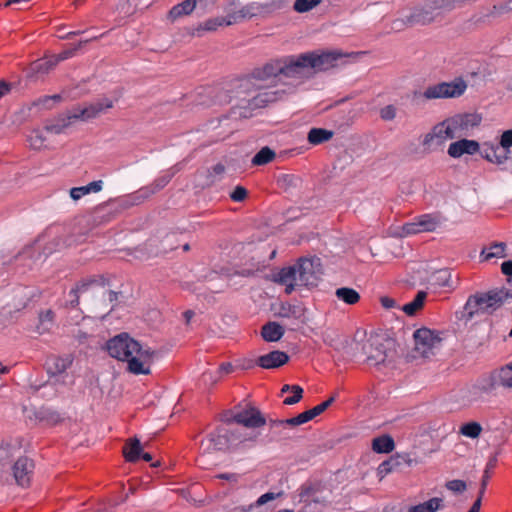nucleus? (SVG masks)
<instances>
[{
	"label": "nucleus",
	"instance_id": "obj_1",
	"mask_svg": "<svg viewBox=\"0 0 512 512\" xmlns=\"http://www.w3.org/2000/svg\"><path fill=\"white\" fill-rule=\"evenodd\" d=\"M308 63L306 54H301L275 59L254 69L251 77L240 84L249 97L240 98L231 109L232 116L250 118L254 110L283 99L308 75Z\"/></svg>",
	"mask_w": 512,
	"mask_h": 512
},
{
	"label": "nucleus",
	"instance_id": "obj_2",
	"mask_svg": "<svg viewBox=\"0 0 512 512\" xmlns=\"http://www.w3.org/2000/svg\"><path fill=\"white\" fill-rule=\"evenodd\" d=\"M323 274L321 259L300 258L294 265L284 267L272 275V281L285 286V293L291 294L297 287H315Z\"/></svg>",
	"mask_w": 512,
	"mask_h": 512
},
{
	"label": "nucleus",
	"instance_id": "obj_3",
	"mask_svg": "<svg viewBox=\"0 0 512 512\" xmlns=\"http://www.w3.org/2000/svg\"><path fill=\"white\" fill-rule=\"evenodd\" d=\"M112 107L113 101L107 98L90 103L84 107H74L66 114L60 115L53 122L47 123L44 126V130L52 134H61L72 123L94 119Z\"/></svg>",
	"mask_w": 512,
	"mask_h": 512
},
{
	"label": "nucleus",
	"instance_id": "obj_4",
	"mask_svg": "<svg viewBox=\"0 0 512 512\" xmlns=\"http://www.w3.org/2000/svg\"><path fill=\"white\" fill-rule=\"evenodd\" d=\"M510 298H512V290L507 288L494 289L486 293L469 296L464 306L467 320H472L479 314H492Z\"/></svg>",
	"mask_w": 512,
	"mask_h": 512
},
{
	"label": "nucleus",
	"instance_id": "obj_5",
	"mask_svg": "<svg viewBox=\"0 0 512 512\" xmlns=\"http://www.w3.org/2000/svg\"><path fill=\"white\" fill-rule=\"evenodd\" d=\"M157 356L156 350L130 337V375H151Z\"/></svg>",
	"mask_w": 512,
	"mask_h": 512
},
{
	"label": "nucleus",
	"instance_id": "obj_6",
	"mask_svg": "<svg viewBox=\"0 0 512 512\" xmlns=\"http://www.w3.org/2000/svg\"><path fill=\"white\" fill-rule=\"evenodd\" d=\"M393 346L391 339L378 334L371 335L363 346L367 363L374 366L385 363L393 354Z\"/></svg>",
	"mask_w": 512,
	"mask_h": 512
},
{
	"label": "nucleus",
	"instance_id": "obj_7",
	"mask_svg": "<svg viewBox=\"0 0 512 512\" xmlns=\"http://www.w3.org/2000/svg\"><path fill=\"white\" fill-rule=\"evenodd\" d=\"M499 387H512V362L494 370L490 375L483 377L478 383V389L483 393H491Z\"/></svg>",
	"mask_w": 512,
	"mask_h": 512
},
{
	"label": "nucleus",
	"instance_id": "obj_8",
	"mask_svg": "<svg viewBox=\"0 0 512 512\" xmlns=\"http://www.w3.org/2000/svg\"><path fill=\"white\" fill-rule=\"evenodd\" d=\"M415 351L422 357L429 358L441 346L442 338L438 333L428 329H417L414 334Z\"/></svg>",
	"mask_w": 512,
	"mask_h": 512
},
{
	"label": "nucleus",
	"instance_id": "obj_9",
	"mask_svg": "<svg viewBox=\"0 0 512 512\" xmlns=\"http://www.w3.org/2000/svg\"><path fill=\"white\" fill-rule=\"evenodd\" d=\"M34 469V461L20 452L9 469L8 478L12 477L18 486L27 488L31 484Z\"/></svg>",
	"mask_w": 512,
	"mask_h": 512
},
{
	"label": "nucleus",
	"instance_id": "obj_10",
	"mask_svg": "<svg viewBox=\"0 0 512 512\" xmlns=\"http://www.w3.org/2000/svg\"><path fill=\"white\" fill-rule=\"evenodd\" d=\"M467 84L463 79L452 82H442L425 89L423 95L426 99L456 98L464 94Z\"/></svg>",
	"mask_w": 512,
	"mask_h": 512
},
{
	"label": "nucleus",
	"instance_id": "obj_11",
	"mask_svg": "<svg viewBox=\"0 0 512 512\" xmlns=\"http://www.w3.org/2000/svg\"><path fill=\"white\" fill-rule=\"evenodd\" d=\"M444 219L439 214H423L416 217L412 222L403 226L405 235H413L422 232H433L444 223Z\"/></svg>",
	"mask_w": 512,
	"mask_h": 512
},
{
	"label": "nucleus",
	"instance_id": "obj_12",
	"mask_svg": "<svg viewBox=\"0 0 512 512\" xmlns=\"http://www.w3.org/2000/svg\"><path fill=\"white\" fill-rule=\"evenodd\" d=\"M481 116L476 113H467L456 115L453 118L444 121L454 134V138H460L468 135L471 130L481 123Z\"/></svg>",
	"mask_w": 512,
	"mask_h": 512
},
{
	"label": "nucleus",
	"instance_id": "obj_13",
	"mask_svg": "<svg viewBox=\"0 0 512 512\" xmlns=\"http://www.w3.org/2000/svg\"><path fill=\"white\" fill-rule=\"evenodd\" d=\"M454 139V134L447 127L445 122L435 125L431 132L427 133L422 141V145L426 152H432L443 146L446 140Z\"/></svg>",
	"mask_w": 512,
	"mask_h": 512
},
{
	"label": "nucleus",
	"instance_id": "obj_14",
	"mask_svg": "<svg viewBox=\"0 0 512 512\" xmlns=\"http://www.w3.org/2000/svg\"><path fill=\"white\" fill-rule=\"evenodd\" d=\"M20 452L21 445L19 443H0V480L8 481L9 469Z\"/></svg>",
	"mask_w": 512,
	"mask_h": 512
},
{
	"label": "nucleus",
	"instance_id": "obj_15",
	"mask_svg": "<svg viewBox=\"0 0 512 512\" xmlns=\"http://www.w3.org/2000/svg\"><path fill=\"white\" fill-rule=\"evenodd\" d=\"M105 350L112 358L128 362V332L110 338L105 344Z\"/></svg>",
	"mask_w": 512,
	"mask_h": 512
},
{
	"label": "nucleus",
	"instance_id": "obj_16",
	"mask_svg": "<svg viewBox=\"0 0 512 512\" xmlns=\"http://www.w3.org/2000/svg\"><path fill=\"white\" fill-rule=\"evenodd\" d=\"M309 60V68L318 71L327 70L336 65V62L344 56L340 51H327L321 54L305 53Z\"/></svg>",
	"mask_w": 512,
	"mask_h": 512
},
{
	"label": "nucleus",
	"instance_id": "obj_17",
	"mask_svg": "<svg viewBox=\"0 0 512 512\" xmlns=\"http://www.w3.org/2000/svg\"><path fill=\"white\" fill-rule=\"evenodd\" d=\"M232 420L247 428H258L266 423V420L259 409L251 406L236 412L233 415Z\"/></svg>",
	"mask_w": 512,
	"mask_h": 512
},
{
	"label": "nucleus",
	"instance_id": "obj_18",
	"mask_svg": "<svg viewBox=\"0 0 512 512\" xmlns=\"http://www.w3.org/2000/svg\"><path fill=\"white\" fill-rule=\"evenodd\" d=\"M250 19L254 17H265L285 6V0H270L264 3L251 2L247 4Z\"/></svg>",
	"mask_w": 512,
	"mask_h": 512
},
{
	"label": "nucleus",
	"instance_id": "obj_19",
	"mask_svg": "<svg viewBox=\"0 0 512 512\" xmlns=\"http://www.w3.org/2000/svg\"><path fill=\"white\" fill-rule=\"evenodd\" d=\"M480 149V145L475 140L460 139L449 145L448 155L452 158H459L464 154L473 155Z\"/></svg>",
	"mask_w": 512,
	"mask_h": 512
},
{
	"label": "nucleus",
	"instance_id": "obj_20",
	"mask_svg": "<svg viewBox=\"0 0 512 512\" xmlns=\"http://www.w3.org/2000/svg\"><path fill=\"white\" fill-rule=\"evenodd\" d=\"M289 360L287 353L279 350L271 351L258 357L256 363L264 369H274L286 364Z\"/></svg>",
	"mask_w": 512,
	"mask_h": 512
},
{
	"label": "nucleus",
	"instance_id": "obj_21",
	"mask_svg": "<svg viewBox=\"0 0 512 512\" xmlns=\"http://www.w3.org/2000/svg\"><path fill=\"white\" fill-rule=\"evenodd\" d=\"M478 152L487 161L498 165L504 164L509 159L507 152L502 150L499 145L488 142L484 143Z\"/></svg>",
	"mask_w": 512,
	"mask_h": 512
},
{
	"label": "nucleus",
	"instance_id": "obj_22",
	"mask_svg": "<svg viewBox=\"0 0 512 512\" xmlns=\"http://www.w3.org/2000/svg\"><path fill=\"white\" fill-rule=\"evenodd\" d=\"M149 446V442H141L140 439L136 436L130 437L129 444V459L131 462H137L139 460H143L145 462H150L153 458L149 452H146L145 449Z\"/></svg>",
	"mask_w": 512,
	"mask_h": 512
},
{
	"label": "nucleus",
	"instance_id": "obj_23",
	"mask_svg": "<svg viewBox=\"0 0 512 512\" xmlns=\"http://www.w3.org/2000/svg\"><path fill=\"white\" fill-rule=\"evenodd\" d=\"M322 491L312 485H303L300 490V501L305 502L307 505L328 503V497L320 495Z\"/></svg>",
	"mask_w": 512,
	"mask_h": 512
},
{
	"label": "nucleus",
	"instance_id": "obj_24",
	"mask_svg": "<svg viewBox=\"0 0 512 512\" xmlns=\"http://www.w3.org/2000/svg\"><path fill=\"white\" fill-rule=\"evenodd\" d=\"M431 285L447 287L451 290L457 287L458 281L452 280V272L449 269H440L431 274L429 278Z\"/></svg>",
	"mask_w": 512,
	"mask_h": 512
},
{
	"label": "nucleus",
	"instance_id": "obj_25",
	"mask_svg": "<svg viewBox=\"0 0 512 512\" xmlns=\"http://www.w3.org/2000/svg\"><path fill=\"white\" fill-rule=\"evenodd\" d=\"M102 189H103V181L97 180V181L90 182L89 184H87L85 186L73 187L70 189L69 194H70V197L74 201H78L85 195H88L90 193H98Z\"/></svg>",
	"mask_w": 512,
	"mask_h": 512
},
{
	"label": "nucleus",
	"instance_id": "obj_26",
	"mask_svg": "<svg viewBox=\"0 0 512 512\" xmlns=\"http://www.w3.org/2000/svg\"><path fill=\"white\" fill-rule=\"evenodd\" d=\"M195 7L196 0H184L170 9L168 19L173 22L182 16L190 15Z\"/></svg>",
	"mask_w": 512,
	"mask_h": 512
},
{
	"label": "nucleus",
	"instance_id": "obj_27",
	"mask_svg": "<svg viewBox=\"0 0 512 512\" xmlns=\"http://www.w3.org/2000/svg\"><path fill=\"white\" fill-rule=\"evenodd\" d=\"M285 333L283 326L277 322H268L262 327L261 335L268 342L279 341Z\"/></svg>",
	"mask_w": 512,
	"mask_h": 512
},
{
	"label": "nucleus",
	"instance_id": "obj_28",
	"mask_svg": "<svg viewBox=\"0 0 512 512\" xmlns=\"http://www.w3.org/2000/svg\"><path fill=\"white\" fill-rule=\"evenodd\" d=\"M334 133L331 130L324 128H312L308 132V142L312 145H319L329 141L333 137Z\"/></svg>",
	"mask_w": 512,
	"mask_h": 512
},
{
	"label": "nucleus",
	"instance_id": "obj_29",
	"mask_svg": "<svg viewBox=\"0 0 512 512\" xmlns=\"http://www.w3.org/2000/svg\"><path fill=\"white\" fill-rule=\"evenodd\" d=\"M335 296L338 300L348 305H354L359 302L360 294L353 288L341 287L335 291Z\"/></svg>",
	"mask_w": 512,
	"mask_h": 512
},
{
	"label": "nucleus",
	"instance_id": "obj_30",
	"mask_svg": "<svg viewBox=\"0 0 512 512\" xmlns=\"http://www.w3.org/2000/svg\"><path fill=\"white\" fill-rule=\"evenodd\" d=\"M395 447L394 440L389 435L376 437L372 441V449L377 453H390Z\"/></svg>",
	"mask_w": 512,
	"mask_h": 512
},
{
	"label": "nucleus",
	"instance_id": "obj_31",
	"mask_svg": "<svg viewBox=\"0 0 512 512\" xmlns=\"http://www.w3.org/2000/svg\"><path fill=\"white\" fill-rule=\"evenodd\" d=\"M443 500L438 497L429 499L424 503L410 507L407 512H435L442 508Z\"/></svg>",
	"mask_w": 512,
	"mask_h": 512
},
{
	"label": "nucleus",
	"instance_id": "obj_32",
	"mask_svg": "<svg viewBox=\"0 0 512 512\" xmlns=\"http://www.w3.org/2000/svg\"><path fill=\"white\" fill-rule=\"evenodd\" d=\"M506 244L504 242H494L488 248H484L481 251V256H484L485 260L491 258H504L506 257Z\"/></svg>",
	"mask_w": 512,
	"mask_h": 512
},
{
	"label": "nucleus",
	"instance_id": "obj_33",
	"mask_svg": "<svg viewBox=\"0 0 512 512\" xmlns=\"http://www.w3.org/2000/svg\"><path fill=\"white\" fill-rule=\"evenodd\" d=\"M71 364L68 358L51 357L46 362L49 373H63Z\"/></svg>",
	"mask_w": 512,
	"mask_h": 512
},
{
	"label": "nucleus",
	"instance_id": "obj_34",
	"mask_svg": "<svg viewBox=\"0 0 512 512\" xmlns=\"http://www.w3.org/2000/svg\"><path fill=\"white\" fill-rule=\"evenodd\" d=\"M427 297V293L424 292V291H419L415 298L405 304L401 309L407 314V315H414L419 309L422 308L423 304H424V301Z\"/></svg>",
	"mask_w": 512,
	"mask_h": 512
},
{
	"label": "nucleus",
	"instance_id": "obj_35",
	"mask_svg": "<svg viewBox=\"0 0 512 512\" xmlns=\"http://www.w3.org/2000/svg\"><path fill=\"white\" fill-rule=\"evenodd\" d=\"M275 158V152L265 146L261 148L255 156L252 158V164L256 166H261L270 163Z\"/></svg>",
	"mask_w": 512,
	"mask_h": 512
},
{
	"label": "nucleus",
	"instance_id": "obj_36",
	"mask_svg": "<svg viewBox=\"0 0 512 512\" xmlns=\"http://www.w3.org/2000/svg\"><path fill=\"white\" fill-rule=\"evenodd\" d=\"M54 312L52 310H46L41 312L39 315V325L37 327L39 333L49 331L53 325Z\"/></svg>",
	"mask_w": 512,
	"mask_h": 512
},
{
	"label": "nucleus",
	"instance_id": "obj_37",
	"mask_svg": "<svg viewBox=\"0 0 512 512\" xmlns=\"http://www.w3.org/2000/svg\"><path fill=\"white\" fill-rule=\"evenodd\" d=\"M59 63V59H55V57H51L48 59L37 60L33 64V70L38 73H48Z\"/></svg>",
	"mask_w": 512,
	"mask_h": 512
},
{
	"label": "nucleus",
	"instance_id": "obj_38",
	"mask_svg": "<svg viewBox=\"0 0 512 512\" xmlns=\"http://www.w3.org/2000/svg\"><path fill=\"white\" fill-rule=\"evenodd\" d=\"M481 431L482 427L477 422H469L464 424L460 429L462 435L472 439L477 438L481 434Z\"/></svg>",
	"mask_w": 512,
	"mask_h": 512
},
{
	"label": "nucleus",
	"instance_id": "obj_39",
	"mask_svg": "<svg viewBox=\"0 0 512 512\" xmlns=\"http://www.w3.org/2000/svg\"><path fill=\"white\" fill-rule=\"evenodd\" d=\"M322 0H295L293 9L298 13H305L316 6H318Z\"/></svg>",
	"mask_w": 512,
	"mask_h": 512
},
{
	"label": "nucleus",
	"instance_id": "obj_40",
	"mask_svg": "<svg viewBox=\"0 0 512 512\" xmlns=\"http://www.w3.org/2000/svg\"><path fill=\"white\" fill-rule=\"evenodd\" d=\"M226 26L225 18L222 16L210 18L200 24L198 30L215 31L218 27Z\"/></svg>",
	"mask_w": 512,
	"mask_h": 512
},
{
	"label": "nucleus",
	"instance_id": "obj_41",
	"mask_svg": "<svg viewBox=\"0 0 512 512\" xmlns=\"http://www.w3.org/2000/svg\"><path fill=\"white\" fill-rule=\"evenodd\" d=\"M155 192V189L152 188H141L133 194H130V205H138L144 199L148 198L151 194Z\"/></svg>",
	"mask_w": 512,
	"mask_h": 512
},
{
	"label": "nucleus",
	"instance_id": "obj_42",
	"mask_svg": "<svg viewBox=\"0 0 512 512\" xmlns=\"http://www.w3.org/2000/svg\"><path fill=\"white\" fill-rule=\"evenodd\" d=\"M90 284L88 282H81L75 288L71 289L69 292V303L71 307H76L79 304V293L84 292L88 289Z\"/></svg>",
	"mask_w": 512,
	"mask_h": 512
},
{
	"label": "nucleus",
	"instance_id": "obj_43",
	"mask_svg": "<svg viewBox=\"0 0 512 512\" xmlns=\"http://www.w3.org/2000/svg\"><path fill=\"white\" fill-rule=\"evenodd\" d=\"M208 440L210 442V446H212L213 449L221 450L225 448L227 442L230 439L228 435L210 434Z\"/></svg>",
	"mask_w": 512,
	"mask_h": 512
},
{
	"label": "nucleus",
	"instance_id": "obj_44",
	"mask_svg": "<svg viewBox=\"0 0 512 512\" xmlns=\"http://www.w3.org/2000/svg\"><path fill=\"white\" fill-rule=\"evenodd\" d=\"M400 456L392 457L387 461L382 462L378 467L379 474H388L392 472L397 466L400 465Z\"/></svg>",
	"mask_w": 512,
	"mask_h": 512
},
{
	"label": "nucleus",
	"instance_id": "obj_45",
	"mask_svg": "<svg viewBox=\"0 0 512 512\" xmlns=\"http://www.w3.org/2000/svg\"><path fill=\"white\" fill-rule=\"evenodd\" d=\"M296 421V417L285 419V420H270L269 427L273 434L277 432V430L281 427L289 426H298V422Z\"/></svg>",
	"mask_w": 512,
	"mask_h": 512
},
{
	"label": "nucleus",
	"instance_id": "obj_46",
	"mask_svg": "<svg viewBox=\"0 0 512 512\" xmlns=\"http://www.w3.org/2000/svg\"><path fill=\"white\" fill-rule=\"evenodd\" d=\"M28 141L33 149H41L44 147L46 139L42 135L41 131L35 130L29 136Z\"/></svg>",
	"mask_w": 512,
	"mask_h": 512
},
{
	"label": "nucleus",
	"instance_id": "obj_47",
	"mask_svg": "<svg viewBox=\"0 0 512 512\" xmlns=\"http://www.w3.org/2000/svg\"><path fill=\"white\" fill-rule=\"evenodd\" d=\"M499 146L502 150L507 152V156L510 154V148L512 147V129L506 130L500 137Z\"/></svg>",
	"mask_w": 512,
	"mask_h": 512
},
{
	"label": "nucleus",
	"instance_id": "obj_48",
	"mask_svg": "<svg viewBox=\"0 0 512 512\" xmlns=\"http://www.w3.org/2000/svg\"><path fill=\"white\" fill-rule=\"evenodd\" d=\"M299 182V178L292 174H282L278 177V183L281 187H295Z\"/></svg>",
	"mask_w": 512,
	"mask_h": 512
},
{
	"label": "nucleus",
	"instance_id": "obj_49",
	"mask_svg": "<svg viewBox=\"0 0 512 512\" xmlns=\"http://www.w3.org/2000/svg\"><path fill=\"white\" fill-rule=\"evenodd\" d=\"M445 486L448 490L457 494L463 493L467 488L465 481L459 479L448 481Z\"/></svg>",
	"mask_w": 512,
	"mask_h": 512
},
{
	"label": "nucleus",
	"instance_id": "obj_50",
	"mask_svg": "<svg viewBox=\"0 0 512 512\" xmlns=\"http://www.w3.org/2000/svg\"><path fill=\"white\" fill-rule=\"evenodd\" d=\"M292 393L293 395L291 397H287L283 401L285 405H294L298 403L302 399L303 389L299 385H294V387H292Z\"/></svg>",
	"mask_w": 512,
	"mask_h": 512
},
{
	"label": "nucleus",
	"instance_id": "obj_51",
	"mask_svg": "<svg viewBox=\"0 0 512 512\" xmlns=\"http://www.w3.org/2000/svg\"><path fill=\"white\" fill-rule=\"evenodd\" d=\"M334 400V397H330L328 400L316 405L312 409H309L312 418L314 419L316 416L322 414L334 402Z\"/></svg>",
	"mask_w": 512,
	"mask_h": 512
},
{
	"label": "nucleus",
	"instance_id": "obj_52",
	"mask_svg": "<svg viewBox=\"0 0 512 512\" xmlns=\"http://www.w3.org/2000/svg\"><path fill=\"white\" fill-rule=\"evenodd\" d=\"M282 494H283V492H281V491L264 493L256 500L255 505L262 506L270 501H273V500L279 498L280 496H282Z\"/></svg>",
	"mask_w": 512,
	"mask_h": 512
},
{
	"label": "nucleus",
	"instance_id": "obj_53",
	"mask_svg": "<svg viewBox=\"0 0 512 512\" xmlns=\"http://www.w3.org/2000/svg\"><path fill=\"white\" fill-rule=\"evenodd\" d=\"M380 117L385 121H391L396 117V107L394 105H387L380 110Z\"/></svg>",
	"mask_w": 512,
	"mask_h": 512
},
{
	"label": "nucleus",
	"instance_id": "obj_54",
	"mask_svg": "<svg viewBox=\"0 0 512 512\" xmlns=\"http://www.w3.org/2000/svg\"><path fill=\"white\" fill-rule=\"evenodd\" d=\"M247 197V190L243 186H236L230 193V198L234 202H242Z\"/></svg>",
	"mask_w": 512,
	"mask_h": 512
},
{
	"label": "nucleus",
	"instance_id": "obj_55",
	"mask_svg": "<svg viewBox=\"0 0 512 512\" xmlns=\"http://www.w3.org/2000/svg\"><path fill=\"white\" fill-rule=\"evenodd\" d=\"M224 18H225L226 26H230L233 24L243 22V19L240 17L239 10H236V11L227 10V14H226V16H224Z\"/></svg>",
	"mask_w": 512,
	"mask_h": 512
},
{
	"label": "nucleus",
	"instance_id": "obj_56",
	"mask_svg": "<svg viewBox=\"0 0 512 512\" xmlns=\"http://www.w3.org/2000/svg\"><path fill=\"white\" fill-rule=\"evenodd\" d=\"M62 97L60 94H55L52 96H44L38 100V104L44 106L45 108H51L52 106L50 103L53 102H59L61 101Z\"/></svg>",
	"mask_w": 512,
	"mask_h": 512
},
{
	"label": "nucleus",
	"instance_id": "obj_57",
	"mask_svg": "<svg viewBox=\"0 0 512 512\" xmlns=\"http://www.w3.org/2000/svg\"><path fill=\"white\" fill-rule=\"evenodd\" d=\"M161 318V314L156 309H151L148 311V313L144 316V320L148 323H155L158 322Z\"/></svg>",
	"mask_w": 512,
	"mask_h": 512
},
{
	"label": "nucleus",
	"instance_id": "obj_58",
	"mask_svg": "<svg viewBox=\"0 0 512 512\" xmlns=\"http://www.w3.org/2000/svg\"><path fill=\"white\" fill-rule=\"evenodd\" d=\"M295 315V308L291 305H282L279 311V316L284 318H290Z\"/></svg>",
	"mask_w": 512,
	"mask_h": 512
},
{
	"label": "nucleus",
	"instance_id": "obj_59",
	"mask_svg": "<svg viewBox=\"0 0 512 512\" xmlns=\"http://www.w3.org/2000/svg\"><path fill=\"white\" fill-rule=\"evenodd\" d=\"M380 302H381V305L385 309H388V310L396 307V301L393 298H390L388 296L381 297Z\"/></svg>",
	"mask_w": 512,
	"mask_h": 512
},
{
	"label": "nucleus",
	"instance_id": "obj_60",
	"mask_svg": "<svg viewBox=\"0 0 512 512\" xmlns=\"http://www.w3.org/2000/svg\"><path fill=\"white\" fill-rule=\"evenodd\" d=\"M312 419L313 418H312L309 410H307V411L302 412L299 415H297L295 422H298V425H302V424L307 423L308 421H310Z\"/></svg>",
	"mask_w": 512,
	"mask_h": 512
},
{
	"label": "nucleus",
	"instance_id": "obj_61",
	"mask_svg": "<svg viewBox=\"0 0 512 512\" xmlns=\"http://www.w3.org/2000/svg\"><path fill=\"white\" fill-rule=\"evenodd\" d=\"M494 467H486L485 471H484V475H483V479H482V486H481V495L484 494V491H485V488H486V485H487V482L490 478V471L493 469Z\"/></svg>",
	"mask_w": 512,
	"mask_h": 512
},
{
	"label": "nucleus",
	"instance_id": "obj_62",
	"mask_svg": "<svg viewBox=\"0 0 512 512\" xmlns=\"http://www.w3.org/2000/svg\"><path fill=\"white\" fill-rule=\"evenodd\" d=\"M501 271L504 275L512 276V260L503 262L501 264Z\"/></svg>",
	"mask_w": 512,
	"mask_h": 512
},
{
	"label": "nucleus",
	"instance_id": "obj_63",
	"mask_svg": "<svg viewBox=\"0 0 512 512\" xmlns=\"http://www.w3.org/2000/svg\"><path fill=\"white\" fill-rule=\"evenodd\" d=\"M239 439L240 442H255L258 438V433H255V432H251L247 435H244V436H239L237 437Z\"/></svg>",
	"mask_w": 512,
	"mask_h": 512
},
{
	"label": "nucleus",
	"instance_id": "obj_64",
	"mask_svg": "<svg viewBox=\"0 0 512 512\" xmlns=\"http://www.w3.org/2000/svg\"><path fill=\"white\" fill-rule=\"evenodd\" d=\"M10 91V85L5 81H0V99L8 94Z\"/></svg>",
	"mask_w": 512,
	"mask_h": 512
}]
</instances>
